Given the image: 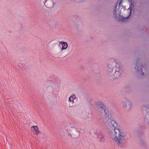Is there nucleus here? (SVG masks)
Listing matches in <instances>:
<instances>
[{
  "label": "nucleus",
  "mask_w": 149,
  "mask_h": 149,
  "mask_svg": "<svg viewBox=\"0 0 149 149\" xmlns=\"http://www.w3.org/2000/svg\"><path fill=\"white\" fill-rule=\"evenodd\" d=\"M31 129L32 130H34L35 131V134L36 135H38L40 132V131L38 129V127L37 126L34 125L32 126L31 127Z\"/></svg>",
  "instance_id": "obj_10"
},
{
  "label": "nucleus",
  "mask_w": 149,
  "mask_h": 149,
  "mask_svg": "<svg viewBox=\"0 0 149 149\" xmlns=\"http://www.w3.org/2000/svg\"><path fill=\"white\" fill-rule=\"evenodd\" d=\"M105 125L111 139L118 146H121L124 141V136L117 123L110 118H106Z\"/></svg>",
  "instance_id": "obj_1"
},
{
  "label": "nucleus",
  "mask_w": 149,
  "mask_h": 149,
  "mask_svg": "<svg viewBox=\"0 0 149 149\" xmlns=\"http://www.w3.org/2000/svg\"><path fill=\"white\" fill-rule=\"evenodd\" d=\"M124 109L126 110H129L132 107V104L131 101L128 100L126 99L122 102Z\"/></svg>",
  "instance_id": "obj_6"
},
{
  "label": "nucleus",
  "mask_w": 149,
  "mask_h": 149,
  "mask_svg": "<svg viewBox=\"0 0 149 149\" xmlns=\"http://www.w3.org/2000/svg\"><path fill=\"white\" fill-rule=\"evenodd\" d=\"M122 0L118 1L114 7L113 9L114 15L115 17L117 18H118L119 20L123 22H126L127 19L128 18L130 15L131 14V13L133 11L134 5L131 4L129 8L128 9V11L130 12L129 15L127 17H124L121 15L120 12V5L121 4Z\"/></svg>",
  "instance_id": "obj_2"
},
{
  "label": "nucleus",
  "mask_w": 149,
  "mask_h": 149,
  "mask_svg": "<svg viewBox=\"0 0 149 149\" xmlns=\"http://www.w3.org/2000/svg\"><path fill=\"white\" fill-rule=\"evenodd\" d=\"M60 43L62 46V47L61 49L62 50H65L67 48L68 46V45L66 42H60Z\"/></svg>",
  "instance_id": "obj_11"
},
{
  "label": "nucleus",
  "mask_w": 149,
  "mask_h": 149,
  "mask_svg": "<svg viewBox=\"0 0 149 149\" xmlns=\"http://www.w3.org/2000/svg\"><path fill=\"white\" fill-rule=\"evenodd\" d=\"M107 64L108 68L107 72L109 74L112 73L114 68H117L118 65H120L116 60L114 58L109 60L107 61Z\"/></svg>",
  "instance_id": "obj_3"
},
{
  "label": "nucleus",
  "mask_w": 149,
  "mask_h": 149,
  "mask_svg": "<svg viewBox=\"0 0 149 149\" xmlns=\"http://www.w3.org/2000/svg\"><path fill=\"white\" fill-rule=\"evenodd\" d=\"M95 134L97 135V138L100 139V141L103 142L104 141V134L101 131L97 130L95 132Z\"/></svg>",
  "instance_id": "obj_9"
},
{
  "label": "nucleus",
  "mask_w": 149,
  "mask_h": 149,
  "mask_svg": "<svg viewBox=\"0 0 149 149\" xmlns=\"http://www.w3.org/2000/svg\"><path fill=\"white\" fill-rule=\"evenodd\" d=\"M135 68L136 70V72L139 73L141 75H144L143 69H144L145 68L144 66L138 64H136Z\"/></svg>",
  "instance_id": "obj_8"
},
{
  "label": "nucleus",
  "mask_w": 149,
  "mask_h": 149,
  "mask_svg": "<svg viewBox=\"0 0 149 149\" xmlns=\"http://www.w3.org/2000/svg\"><path fill=\"white\" fill-rule=\"evenodd\" d=\"M97 110L100 116L107 114L106 113V109L104 104L101 102H99L97 104Z\"/></svg>",
  "instance_id": "obj_4"
},
{
  "label": "nucleus",
  "mask_w": 149,
  "mask_h": 149,
  "mask_svg": "<svg viewBox=\"0 0 149 149\" xmlns=\"http://www.w3.org/2000/svg\"><path fill=\"white\" fill-rule=\"evenodd\" d=\"M121 72L122 70L120 65H118L117 68H114L112 73H111V74L113 75L115 77L118 78L121 77Z\"/></svg>",
  "instance_id": "obj_5"
},
{
  "label": "nucleus",
  "mask_w": 149,
  "mask_h": 149,
  "mask_svg": "<svg viewBox=\"0 0 149 149\" xmlns=\"http://www.w3.org/2000/svg\"><path fill=\"white\" fill-rule=\"evenodd\" d=\"M77 100V97L74 94L71 95L69 99L68 105L69 107H72L74 106Z\"/></svg>",
  "instance_id": "obj_7"
}]
</instances>
